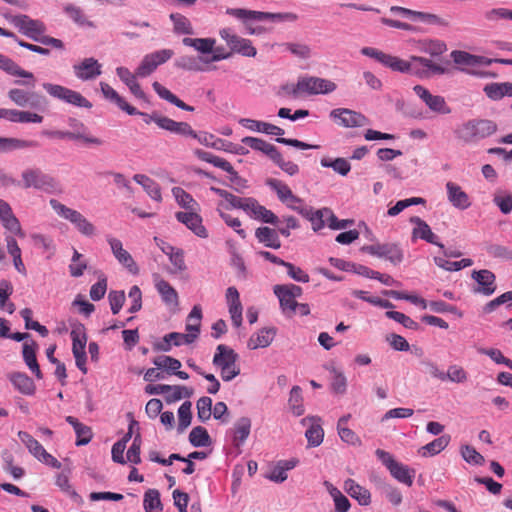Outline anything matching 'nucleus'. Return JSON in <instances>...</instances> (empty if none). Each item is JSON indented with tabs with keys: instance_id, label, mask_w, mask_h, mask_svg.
I'll use <instances>...</instances> for the list:
<instances>
[{
	"instance_id": "5701e85b",
	"label": "nucleus",
	"mask_w": 512,
	"mask_h": 512,
	"mask_svg": "<svg viewBox=\"0 0 512 512\" xmlns=\"http://www.w3.org/2000/svg\"><path fill=\"white\" fill-rule=\"evenodd\" d=\"M107 241L119 263L125 266L132 274H138L139 268L130 253L123 248L122 242L114 237H108Z\"/></svg>"
},
{
	"instance_id": "9b49d317",
	"label": "nucleus",
	"mask_w": 512,
	"mask_h": 512,
	"mask_svg": "<svg viewBox=\"0 0 512 512\" xmlns=\"http://www.w3.org/2000/svg\"><path fill=\"white\" fill-rule=\"evenodd\" d=\"M75 131H62V130H52L43 132L49 138L54 139H69V140H81L87 144H93L100 146L103 144V141L97 137L88 135L86 133L87 128L81 122L75 124Z\"/></svg>"
},
{
	"instance_id": "473e14b6",
	"label": "nucleus",
	"mask_w": 512,
	"mask_h": 512,
	"mask_svg": "<svg viewBox=\"0 0 512 512\" xmlns=\"http://www.w3.org/2000/svg\"><path fill=\"white\" fill-rule=\"evenodd\" d=\"M101 91L104 97L114 102L121 110L125 111L129 115L138 114L139 111L128 104L123 97H121L116 90H114L109 84L105 82L100 83Z\"/></svg>"
},
{
	"instance_id": "0e129e2a",
	"label": "nucleus",
	"mask_w": 512,
	"mask_h": 512,
	"mask_svg": "<svg viewBox=\"0 0 512 512\" xmlns=\"http://www.w3.org/2000/svg\"><path fill=\"white\" fill-rule=\"evenodd\" d=\"M192 404L190 401H186L181 404L178 409V430L179 432H183L190 424L192 419L191 413Z\"/></svg>"
},
{
	"instance_id": "20e7f679",
	"label": "nucleus",
	"mask_w": 512,
	"mask_h": 512,
	"mask_svg": "<svg viewBox=\"0 0 512 512\" xmlns=\"http://www.w3.org/2000/svg\"><path fill=\"white\" fill-rule=\"evenodd\" d=\"M237 361L238 354L232 348L223 344L217 346L213 357V364L220 369L223 381H231L240 374V367Z\"/></svg>"
},
{
	"instance_id": "864d4df0",
	"label": "nucleus",
	"mask_w": 512,
	"mask_h": 512,
	"mask_svg": "<svg viewBox=\"0 0 512 512\" xmlns=\"http://www.w3.org/2000/svg\"><path fill=\"white\" fill-rule=\"evenodd\" d=\"M173 195L175 196V199L177 203L185 208L187 211H198L199 205L198 203L193 199V197L187 193L184 189L180 187L173 188Z\"/></svg>"
},
{
	"instance_id": "f8f14e48",
	"label": "nucleus",
	"mask_w": 512,
	"mask_h": 512,
	"mask_svg": "<svg viewBox=\"0 0 512 512\" xmlns=\"http://www.w3.org/2000/svg\"><path fill=\"white\" fill-rule=\"evenodd\" d=\"M330 118L345 128L361 127L367 123V118L363 114L347 108L333 109L330 112Z\"/></svg>"
},
{
	"instance_id": "37998d69",
	"label": "nucleus",
	"mask_w": 512,
	"mask_h": 512,
	"mask_svg": "<svg viewBox=\"0 0 512 512\" xmlns=\"http://www.w3.org/2000/svg\"><path fill=\"white\" fill-rule=\"evenodd\" d=\"M63 12L69 17L75 24L79 26H88L93 27V22L89 21L83 11V9L79 6H76L72 3H67L63 6Z\"/></svg>"
},
{
	"instance_id": "6e6d98bb",
	"label": "nucleus",
	"mask_w": 512,
	"mask_h": 512,
	"mask_svg": "<svg viewBox=\"0 0 512 512\" xmlns=\"http://www.w3.org/2000/svg\"><path fill=\"white\" fill-rule=\"evenodd\" d=\"M355 271L357 274L362 275L364 277L371 278V279H377L378 281H380L381 283H383L387 286H392L396 283V281L390 275L382 274V273L372 270L364 265H358Z\"/></svg>"
},
{
	"instance_id": "ddd939ff",
	"label": "nucleus",
	"mask_w": 512,
	"mask_h": 512,
	"mask_svg": "<svg viewBox=\"0 0 512 512\" xmlns=\"http://www.w3.org/2000/svg\"><path fill=\"white\" fill-rule=\"evenodd\" d=\"M362 250L370 255L386 258L393 264H399L403 260L402 250L394 243L367 245Z\"/></svg>"
},
{
	"instance_id": "b1692460",
	"label": "nucleus",
	"mask_w": 512,
	"mask_h": 512,
	"mask_svg": "<svg viewBox=\"0 0 512 512\" xmlns=\"http://www.w3.org/2000/svg\"><path fill=\"white\" fill-rule=\"evenodd\" d=\"M0 69H2L3 71L7 72L10 75L19 76V77L27 79L25 81L17 80V81H15V84H27V85H31V87L34 86L33 73L22 69L12 59H10L7 56L2 55V54H0Z\"/></svg>"
},
{
	"instance_id": "4c0bfd02",
	"label": "nucleus",
	"mask_w": 512,
	"mask_h": 512,
	"mask_svg": "<svg viewBox=\"0 0 512 512\" xmlns=\"http://www.w3.org/2000/svg\"><path fill=\"white\" fill-rule=\"evenodd\" d=\"M37 146L38 143L34 140H25L14 137H0V153H7Z\"/></svg>"
},
{
	"instance_id": "338daca9",
	"label": "nucleus",
	"mask_w": 512,
	"mask_h": 512,
	"mask_svg": "<svg viewBox=\"0 0 512 512\" xmlns=\"http://www.w3.org/2000/svg\"><path fill=\"white\" fill-rule=\"evenodd\" d=\"M461 455L469 464L483 465L485 462L484 457L470 445H463L461 447Z\"/></svg>"
},
{
	"instance_id": "c85d7f7f",
	"label": "nucleus",
	"mask_w": 512,
	"mask_h": 512,
	"mask_svg": "<svg viewBox=\"0 0 512 512\" xmlns=\"http://www.w3.org/2000/svg\"><path fill=\"white\" fill-rule=\"evenodd\" d=\"M13 387L24 395H33L36 385L32 378L23 372H12L8 375Z\"/></svg>"
},
{
	"instance_id": "09e8293b",
	"label": "nucleus",
	"mask_w": 512,
	"mask_h": 512,
	"mask_svg": "<svg viewBox=\"0 0 512 512\" xmlns=\"http://www.w3.org/2000/svg\"><path fill=\"white\" fill-rule=\"evenodd\" d=\"M274 293L279 298L280 306L285 313L295 314L298 303L296 300L280 285L274 286Z\"/></svg>"
},
{
	"instance_id": "a211bd4d",
	"label": "nucleus",
	"mask_w": 512,
	"mask_h": 512,
	"mask_svg": "<svg viewBox=\"0 0 512 512\" xmlns=\"http://www.w3.org/2000/svg\"><path fill=\"white\" fill-rule=\"evenodd\" d=\"M194 155L202 160V161H205L207 163H210L212 164L213 166L217 167V168H220L222 169L223 171L227 172L228 174H230V180L232 182H237L239 180H241V178L239 177L238 173L235 171V169L233 168V166L231 165L230 162H228L227 160L219 157V156H216L210 152H207V151H204L202 149H196L194 150Z\"/></svg>"
},
{
	"instance_id": "e2e57ef3",
	"label": "nucleus",
	"mask_w": 512,
	"mask_h": 512,
	"mask_svg": "<svg viewBox=\"0 0 512 512\" xmlns=\"http://www.w3.org/2000/svg\"><path fill=\"white\" fill-rule=\"evenodd\" d=\"M321 165L323 167L332 168L335 172L339 173L342 176H346L351 170L350 163L344 158H336L334 160H331L329 158H322Z\"/></svg>"
},
{
	"instance_id": "58836bf2",
	"label": "nucleus",
	"mask_w": 512,
	"mask_h": 512,
	"mask_svg": "<svg viewBox=\"0 0 512 512\" xmlns=\"http://www.w3.org/2000/svg\"><path fill=\"white\" fill-rule=\"evenodd\" d=\"M451 437L448 434L441 435L430 443L422 446L418 453L423 457L435 456L443 451L450 443Z\"/></svg>"
},
{
	"instance_id": "c756f323",
	"label": "nucleus",
	"mask_w": 512,
	"mask_h": 512,
	"mask_svg": "<svg viewBox=\"0 0 512 512\" xmlns=\"http://www.w3.org/2000/svg\"><path fill=\"white\" fill-rule=\"evenodd\" d=\"M344 490L362 506H368L371 503L369 490L353 479H347L344 482Z\"/></svg>"
},
{
	"instance_id": "f03ea898",
	"label": "nucleus",
	"mask_w": 512,
	"mask_h": 512,
	"mask_svg": "<svg viewBox=\"0 0 512 512\" xmlns=\"http://www.w3.org/2000/svg\"><path fill=\"white\" fill-rule=\"evenodd\" d=\"M10 22L19 30L20 33L27 36L35 42L51 46L55 49H63L62 40L45 35L47 27L45 23L38 19H32L28 15L20 14L13 16Z\"/></svg>"
},
{
	"instance_id": "ea45409f",
	"label": "nucleus",
	"mask_w": 512,
	"mask_h": 512,
	"mask_svg": "<svg viewBox=\"0 0 512 512\" xmlns=\"http://www.w3.org/2000/svg\"><path fill=\"white\" fill-rule=\"evenodd\" d=\"M66 421L74 428V431L77 435V446L86 445L91 441L93 433L89 426L81 423L77 418L73 416H67Z\"/></svg>"
},
{
	"instance_id": "8fccbe9b",
	"label": "nucleus",
	"mask_w": 512,
	"mask_h": 512,
	"mask_svg": "<svg viewBox=\"0 0 512 512\" xmlns=\"http://www.w3.org/2000/svg\"><path fill=\"white\" fill-rule=\"evenodd\" d=\"M169 18L173 23V31L176 34H194L192 23L186 16L180 13H171Z\"/></svg>"
},
{
	"instance_id": "c03bdc74",
	"label": "nucleus",
	"mask_w": 512,
	"mask_h": 512,
	"mask_svg": "<svg viewBox=\"0 0 512 512\" xmlns=\"http://www.w3.org/2000/svg\"><path fill=\"white\" fill-rule=\"evenodd\" d=\"M391 475L397 479L399 482L407 485H413V479L415 475V471L410 469L407 465H404L400 462H396L390 469Z\"/></svg>"
},
{
	"instance_id": "39448f33",
	"label": "nucleus",
	"mask_w": 512,
	"mask_h": 512,
	"mask_svg": "<svg viewBox=\"0 0 512 512\" xmlns=\"http://www.w3.org/2000/svg\"><path fill=\"white\" fill-rule=\"evenodd\" d=\"M22 186L25 189L34 188L47 193L55 192L59 188V182L51 175L44 173L39 168H27L22 174Z\"/></svg>"
},
{
	"instance_id": "5fc2aeb1",
	"label": "nucleus",
	"mask_w": 512,
	"mask_h": 512,
	"mask_svg": "<svg viewBox=\"0 0 512 512\" xmlns=\"http://www.w3.org/2000/svg\"><path fill=\"white\" fill-rule=\"evenodd\" d=\"M312 423L310 427L305 432V437L307 438L308 445L311 447H318L324 438V430L321 427L319 420L315 421L311 419Z\"/></svg>"
},
{
	"instance_id": "cd10ccee",
	"label": "nucleus",
	"mask_w": 512,
	"mask_h": 512,
	"mask_svg": "<svg viewBox=\"0 0 512 512\" xmlns=\"http://www.w3.org/2000/svg\"><path fill=\"white\" fill-rule=\"evenodd\" d=\"M155 287L160 294L163 302L166 305L178 306L179 296L177 291L170 285V283L160 277L159 274L153 276Z\"/></svg>"
},
{
	"instance_id": "f3484780",
	"label": "nucleus",
	"mask_w": 512,
	"mask_h": 512,
	"mask_svg": "<svg viewBox=\"0 0 512 512\" xmlns=\"http://www.w3.org/2000/svg\"><path fill=\"white\" fill-rule=\"evenodd\" d=\"M0 222L2 226L11 234L21 238L25 237V233L22 230L20 221L13 213L10 204L2 199H0Z\"/></svg>"
},
{
	"instance_id": "052dcab7",
	"label": "nucleus",
	"mask_w": 512,
	"mask_h": 512,
	"mask_svg": "<svg viewBox=\"0 0 512 512\" xmlns=\"http://www.w3.org/2000/svg\"><path fill=\"white\" fill-rule=\"evenodd\" d=\"M302 390L299 386H293L290 391L289 407L295 416H301L304 413Z\"/></svg>"
},
{
	"instance_id": "393cba45",
	"label": "nucleus",
	"mask_w": 512,
	"mask_h": 512,
	"mask_svg": "<svg viewBox=\"0 0 512 512\" xmlns=\"http://www.w3.org/2000/svg\"><path fill=\"white\" fill-rule=\"evenodd\" d=\"M77 78L83 81L95 79L101 72V64L93 57L85 58L79 64L73 66Z\"/></svg>"
},
{
	"instance_id": "0eeeda50",
	"label": "nucleus",
	"mask_w": 512,
	"mask_h": 512,
	"mask_svg": "<svg viewBox=\"0 0 512 512\" xmlns=\"http://www.w3.org/2000/svg\"><path fill=\"white\" fill-rule=\"evenodd\" d=\"M43 88L51 97L61 100L65 103L77 107H92L91 102L87 100L81 93L69 89L65 86L52 83H43Z\"/></svg>"
},
{
	"instance_id": "49530a36",
	"label": "nucleus",
	"mask_w": 512,
	"mask_h": 512,
	"mask_svg": "<svg viewBox=\"0 0 512 512\" xmlns=\"http://www.w3.org/2000/svg\"><path fill=\"white\" fill-rule=\"evenodd\" d=\"M133 180L140 184L153 200H161L160 187L153 179L144 174H135Z\"/></svg>"
},
{
	"instance_id": "9d476101",
	"label": "nucleus",
	"mask_w": 512,
	"mask_h": 512,
	"mask_svg": "<svg viewBox=\"0 0 512 512\" xmlns=\"http://www.w3.org/2000/svg\"><path fill=\"white\" fill-rule=\"evenodd\" d=\"M27 86V84H25ZM31 90H25L22 88H12L8 92L9 99L20 107H29V108H40L44 102L45 98L41 94L35 92L31 85H28Z\"/></svg>"
},
{
	"instance_id": "69168bd1",
	"label": "nucleus",
	"mask_w": 512,
	"mask_h": 512,
	"mask_svg": "<svg viewBox=\"0 0 512 512\" xmlns=\"http://www.w3.org/2000/svg\"><path fill=\"white\" fill-rule=\"evenodd\" d=\"M153 364L158 369H166L168 372H176L181 367V362L171 356H159L153 359Z\"/></svg>"
},
{
	"instance_id": "c9c22d12",
	"label": "nucleus",
	"mask_w": 512,
	"mask_h": 512,
	"mask_svg": "<svg viewBox=\"0 0 512 512\" xmlns=\"http://www.w3.org/2000/svg\"><path fill=\"white\" fill-rule=\"evenodd\" d=\"M242 143L267 155L272 161L279 156L278 149L267 141L256 137H244Z\"/></svg>"
},
{
	"instance_id": "4d7b16f0",
	"label": "nucleus",
	"mask_w": 512,
	"mask_h": 512,
	"mask_svg": "<svg viewBox=\"0 0 512 512\" xmlns=\"http://www.w3.org/2000/svg\"><path fill=\"white\" fill-rule=\"evenodd\" d=\"M143 505L146 512H160L162 510V504L159 491L156 489L146 491Z\"/></svg>"
},
{
	"instance_id": "1a4fd4ad",
	"label": "nucleus",
	"mask_w": 512,
	"mask_h": 512,
	"mask_svg": "<svg viewBox=\"0 0 512 512\" xmlns=\"http://www.w3.org/2000/svg\"><path fill=\"white\" fill-rule=\"evenodd\" d=\"M18 437L26 446L28 451L40 462L56 469L61 467V463L54 456L48 453L45 448L28 432L19 431Z\"/></svg>"
},
{
	"instance_id": "4be33fe9",
	"label": "nucleus",
	"mask_w": 512,
	"mask_h": 512,
	"mask_svg": "<svg viewBox=\"0 0 512 512\" xmlns=\"http://www.w3.org/2000/svg\"><path fill=\"white\" fill-rule=\"evenodd\" d=\"M176 219L200 238H207L208 232L202 224V218L197 211L177 212Z\"/></svg>"
},
{
	"instance_id": "bf43d9fd",
	"label": "nucleus",
	"mask_w": 512,
	"mask_h": 512,
	"mask_svg": "<svg viewBox=\"0 0 512 512\" xmlns=\"http://www.w3.org/2000/svg\"><path fill=\"white\" fill-rule=\"evenodd\" d=\"M266 184L273 191L276 192L278 199L282 203L287 201L290 198V196L293 194V192L290 189V187L286 183L282 182L281 180H278V179H275V178H270V179H268L266 181Z\"/></svg>"
},
{
	"instance_id": "f257e3e1",
	"label": "nucleus",
	"mask_w": 512,
	"mask_h": 512,
	"mask_svg": "<svg viewBox=\"0 0 512 512\" xmlns=\"http://www.w3.org/2000/svg\"><path fill=\"white\" fill-rule=\"evenodd\" d=\"M361 53L367 57L375 59L392 71L410 73L421 79H429L434 76L449 73L448 61H446L444 65L442 63L435 62L432 59L414 55L410 57L409 61H406L373 47H363L361 49Z\"/></svg>"
},
{
	"instance_id": "6ab92c4d",
	"label": "nucleus",
	"mask_w": 512,
	"mask_h": 512,
	"mask_svg": "<svg viewBox=\"0 0 512 512\" xmlns=\"http://www.w3.org/2000/svg\"><path fill=\"white\" fill-rule=\"evenodd\" d=\"M472 279L477 283V287L473 289L475 293H480L486 296L492 295L496 290L495 280L496 277L493 272L487 269H482L472 272Z\"/></svg>"
},
{
	"instance_id": "a19ab883",
	"label": "nucleus",
	"mask_w": 512,
	"mask_h": 512,
	"mask_svg": "<svg viewBox=\"0 0 512 512\" xmlns=\"http://www.w3.org/2000/svg\"><path fill=\"white\" fill-rule=\"evenodd\" d=\"M202 319V309L200 305H195L187 317L186 336H193V342L198 338L200 333Z\"/></svg>"
},
{
	"instance_id": "72a5a7b5",
	"label": "nucleus",
	"mask_w": 512,
	"mask_h": 512,
	"mask_svg": "<svg viewBox=\"0 0 512 512\" xmlns=\"http://www.w3.org/2000/svg\"><path fill=\"white\" fill-rule=\"evenodd\" d=\"M38 349V345L35 341H32L31 343H24L23 344V359L25 364L28 366V368L31 370V372L35 375L37 379H42L43 374L40 370L37 358H36V352Z\"/></svg>"
},
{
	"instance_id": "2eb2a0df",
	"label": "nucleus",
	"mask_w": 512,
	"mask_h": 512,
	"mask_svg": "<svg viewBox=\"0 0 512 512\" xmlns=\"http://www.w3.org/2000/svg\"><path fill=\"white\" fill-rule=\"evenodd\" d=\"M301 78V87H303L304 94L306 95L329 94L334 92L337 88L335 82L325 78L316 76H304Z\"/></svg>"
},
{
	"instance_id": "dca6fc26",
	"label": "nucleus",
	"mask_w": 512,
	"mask_h": 512,
	"mask_svg": "<svg viewBox=\"0 0 512 512\" xmlns=\"http://www.w3.org/2000/svg\"><path fill=\"white\" fill-rule=\"evenodd\" d=\"M415 94L431 109L439 114H450L451 108L447 105L444 97L440 95H433L422 85H415L413 87Z\"/></svg>"
},
{
	"instance_id": "f704fd0d",
	"label": "nucleus",
	"mask_w": 512,
	"mask_h": 512,
	"mask_svg": "<svg viewBox=\"0 0 512 512\" xmlns=\"http://www.w3.org/2000/svg\"><path fill=\"white\" fill-rule=\"evenodd\" d=\"M316 216H317V219L320 221V223L319 224L314 223V225H315L314 230L320 229L321 227L324 226V223H325V220L323 219L324 216H327L328 226L334 230L344 229L353 224V220H350V219L339 220L328 209L317 211Z\"/></svg>"
},
{
	"instance_id": "a18cd8bd",
	"label": "nucleus",
	"mask_w": 512,
	"mask_h": 512,
	"mask_svg": "<svg viewBox=\"0 0 512 512\" xmlns=\"http://www.w3.org/2000/svg\"><path fill=\"white\" fill-rule=\"evenodd\" d=\"M185 46L192 47L202 54H210L214 50L216 40L214 38H189L182 40Z\"/></svg>"
},
{
	"instance_id": "6e6552de",
	"label": "nucleus",
	"mask_w": 512,
	"mask_h": 512,
	"mask_svg": "<svg viewBox=\"0 0 512 512\" xmlns=\"http://www.w3.org/2000/svg\"><path fill=\"white\" fill-rule=\"evenodd\" d=\"M221 38L231 49L232 53H237L245 57H255L257 54L256 48L253 46L252 41L242 38L233 33L229 28H223L219 31Z\"/></svg>"
},
{
	"instance_id": "a878e982",
	"label": "nucleus",
	"mask_w": 512,
	"mask_h": 512,
	"mask_svg": "<svg viewBox=\"0 0 512 512\" xmlns=\"http://www.w3.org/2000/svg\"><path fill=\"white\" fill-rule=\"evenodd\" d=\"M193 343V336H186L185 333L171 332L166 334L161 341L154 344V350L169 352L172 346Z\"/></svg>"
},
{
	"instance_id": "de8ad7c7",
	"label": "nucleus",
	"mask_w": 512,
	"mask_h": 512,
	"mask_svg": "<svg viewBox=\"0 0 512 512\" xmlns=\"http://www.w3.org/2000/svg\"><path fill=\"white\" fill-rule=\"evenodd\" d=\"M251 431V420L248 417H242L237 420L234 425V436L233 441L235 445L239 446L243 444L250 435Z\"/></svg>"
},
{
	"instance_id": "423d86ee",
	"label": "nucleus",
	"mask_w": 512,
	"mask_h": 512,
	"mask_svg": "<svg viewBox=\"0 0 512 512\" xmlns=\"http://www.w3.org/2000/svg\"><path fill=\"white\" fill-rule=\"evenodd\" d=\"M49 203L53 210L60 217L74 224V226L80 233L86 236H91L94 234V225L91 222H89L80 212L65 206L56 199H51Z\"/></svg>"
},
{
	"instance_id": "13d9d810",
	"label": "nucleus",
	"mask_w": 512,
	"mask_h": 512,
	"mask_svg": "<svg viewBox=\"0 0 512 512\" xmlns=\"http://www.w3.org/2000/svg\"><path fill=\"white\" fill-rule=\"evenodd\" d=\"M447 380L453 383L462 384L468 380V373L463 367L453 364L448 366L447 371L444 372V382Z\"/></svg>"
},
{
	"instance_id": "3c124183",
	"label": "nucleus",
	"mask_w": 512,
	"mask_h": 512,
	"mask_svg": "<svg viewBox=\"0 0 512 512\" xmlns=\"http://www.w3.org/2000/svg\"><path fill=\"white\" fill-rule=\"evenodd\" d=\"M191 137L196 139L200 144H202L206 147H211V148L218 149V150H221V149L227 150L225 148V141L220 138H217L216 136H214L211 133H208V132L197 133L196 131L193 130Z\"/></svg>"
},
{
	"instance_id": "680f3d73",
	"label": "nucleus",
	"mask_w": 512,
	"mask_h": 512,
	"mask_svg": "<svg viewBox=\"0 0 512 512\" xmlns=\"http://www.w3.org/2000/svg\"><path fill=\"white\" fill-rule=\"evenodd\" d=\"M189 441L194 447H205L210 444V436L204 427L197 426L191 430Z\"/></svg>"
},
{
	"instance_id": "aec40b11",
	"label": "nucleus",
	"mask_w": 512,
	"mask_h": 512,
	"mask_svg": "<svg viewBox=\"0 0 512 512\" xmlns=\"http://www.w3.org/2000/svg\"><path fill=\"white\" fill-rule=\"evenodd\" d=\"M150 119H152L153 122L156 123L161 129L182 136H192L193 129L187 122H177L171 118L160 116L156 113H154L153 116H150Z\"/></svg>"
},
{
	"instance_id": "2f4dec72",
	"label": "nucleus",
	"mask_w": 512,
	"mask_h": 512,
	"mask_svg": "<svg viewBox=\"0 0 512 512\" xmlns=\"http://www.w3.org/2000/svg\"><path fill=\"white\" fill-rule=\"evenodd\" d=\"M239 123L251 130V131H256V132H262V133H265V134H268V135H277V136H282L284 134V130L276 125H273V124H270V123H266V122H263V121H258V120H254V119H249V118H243V119H240Z\"/></svg>"
},
{
	"instance_id": "412c9836",
	"label": "nucleus",
	"mask_w": 512,
	"mask_h": 512,
	"mask_svg": "<svg viewBox=\"0 0 512 512\" xmlns=\"http://www.w3.org/2000/svg\"><path fill=\"white\" fill-rule=\"evenodd\" d=\"M244 211L252 218L260 220L264 223L276 225L279 218L269 209L259 204L254 198H248Z\"/></svg>"
},
{
	"instance_id": "7ed1b4c3",
	"label": "nucleus",
	"mask_w": 512,
	"mask_h": 512,
	"mask_svg": "<svg viewBox=\"0 0 512 512\" xmlns=\"http://www.w3.org/2000/svg\"><path fill=\"white\" fill-rule=\"evenodd\" d=\"M497 131L495 122L487 119H472L455 129L456 138L465 144L476 143Z\"/></svg>"
},
{
	"instance_id": "e433bc0d",
	"label": "nucleus",
	"mask_w": 512,
	"mask_h": 512,
	"mask_svg": "<svg viewBox=\"0 0 512 512\" xmlns=\"http://www.w3.org/2000/svg\"><path fill=\"white\" fill-rule=\"evenodd\" d=\"M275 335L276 329L273 327L260 329L250 337L248 341V347L250 349L268 347L272 343Z\"/></svg>"
},
{
	"instance_id": "bb28decb",
	"label": "nucleus",
	"mask_w": 512,
	"mask_h": 512,
	"mask_svg": "<svg viewBox=\"0 0 512 512\" xmlns=\"http://www.w3.org/2000/svg\"><path fill=\"white\" fill-rule=\"evenodd\" d=\"M446 189L448 200L454 207L460 210L470 207L471 202L468 194L458 184L449 181L446 183Z\"/></svg>"
},
{
	"instance_id": "603ef678",
	"label": "nucleus",
	"mask_w": 512,
	"mask_h": 512,
	"mask_svg": "<svg viewBox=\"0 0 512 512\" xmlns=\"http://www.w3.org/2000/svg\"><path fill=\"white\" fill-rule=\"evenodd\" d=\"M193 395V389L180 385H169V389L164 394L165 401L168 404L177 402L182 398H190Z\"/></svg>"
},
{
	"instance_id": "4468645a",
	"label": "nucleus",
	"mask_w": 512,
	"mask_h": 512,
	"mask_svg": "<svg viewBox=\"0 0 512 512\" xmlns=\"http://www.w3.org/2000/svg\"><path fill=\"white\" fill-rule=\"evenodd\" d=\"M72 339V352L75 358L76 366L81 370L82 373H87L86 367V352L85 346L87 343V336L84 332V328H77L71 331Z\"/></svg>"
},
{
	"instance_id": "79ce46f5",
	"label": "nucleus",
	"mask_w": 512,
	"mask_h": 512,
	"mask_svg": "<svg viewBox=\"0 0 512 512\" xmlns=\"http://www.w3.org/2000/svg\"><path fill=\"white\" fill-rule=\"evenodd\" d=\"M255 236L259 242L263 243L266 247L279 249L281 247V241L279 239L278 233L269 227H259Z\"/></svg>"
},
{
	"instance_id": "774afa93",
	"label": "nucleus",
	"mask_w": 512,
	"mask_h": 512,
	"mask_svg": "<svg viewBox=\"0 0 512 512\" xmlns=\"http://www.w3.org/2000/svg\"><path fill=\"white\" fill-rule=\"evenodd\" d=\"M197 416L198 419L202 422H205L210 419L212 414V399L210 397H201L197 401Z\"/></svg>"
},
{
	"instance_id": "7c9ffc66",
	"label": "nucleus",
	"mask_w": 512,
	"mask_h": 512,
	"mask_svg": "<svg viewBox=\"0 0 512 512\" xmlns=\"http://www.w3.org/2000/svg\"><path fill=\"white\" fill-rule=\"evenodd\" d=\"M411 222L416 225L413 229L414 238L423 239L428 243L437 245L441 249H444L443 244L437 241V236L432 232L430 226L424 220L419 217H413L411 218Z\"/></svg>"
}]
</instances>
